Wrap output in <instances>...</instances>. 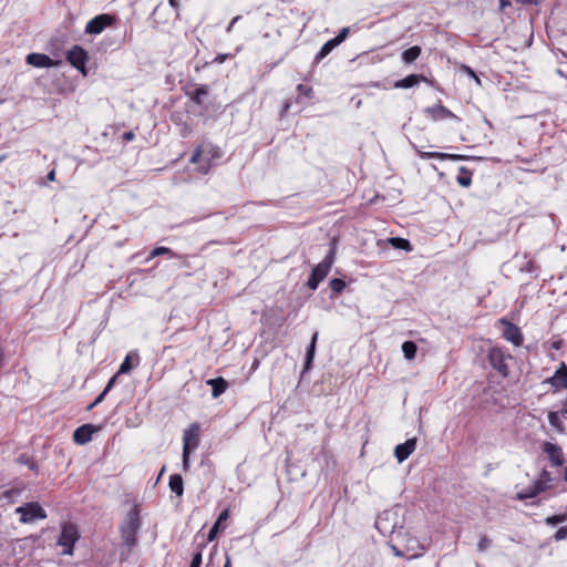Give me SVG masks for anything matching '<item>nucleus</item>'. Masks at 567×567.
Listing matches in <instances>:
<instances>
[{"mask_svg":"<svg viewBox=\"0 0 567 567\" xmlns=\"http://www.w3.org/2000/svg\"><path fill=\"white\" fill-rule=\"evenodd\" d=\"M389 243L391 244L392 247H394L396 249H402V250H406V251L412 250L411 243L408 239H404L401 237H392L389 239Z\"/></svg>","mask_w":567,"mask_h":567,"instance_id":"nucleus-31","label":"nucleus"},{"mask_svg":"<svg viewBox=\"0 0 567 567\" xmlns=\"http://www.w3.org/2000/svg\"><path fill=\"white\" fill-rule=\"evenodd\" d=\"M560 413L563 416L567 415V398L561 401V410Z\"/></svg>","mask_w":567,"mask_h":567,"instance_id":"nucleus-49","label":"nucleus"},{"mask_svg":"<svg viewBox=\"0 0 567 567\" xmlns=\"http://www.w3.org/2000/svg\"><path fill=\"white\" fill-rule=\"evenodd\" d=\"M133 360L135 361V365L140 363V355L137 351L128 352L120 365L117 374H127L133 369Z\"/></svg>","mask_w":567,"mask_h":567,"instance_id":"nucleus-21","label":"nucleus"},{"mask_svg":"<svg viewBox=\"0 0 567 567\" xmlns=\"http://www.w3.org/2000/svg\"><path fill=\"white\" fill-rule=\"evenodd\" d=\"M105 395H106V394H105V392H103V391H102V392L96 396V399L94 400V402H93V403H91V404L87 406V409H89V410H91V409H93L94 406H96L97 404H100V403L104 400Z\"/></svg>","mask_w":567,"mask_h":567,"instance_id":"nucleus-45","label":"nucleus"},{"mask_svg":"<svg viewBox=\"0 0 567 567\" xmlns=\"http://www.w3.org/2000/svg\"><path fill=\"white\" fill-rule=\"evenodd\" d=\"M538 480H540L545 484H549L551 481L549 472H547L546 470H543Z\"/></svg>","mask_w":567,"mask_h":567,"instance_id":"nucleus-46","label":"nucleus"},{"mask_svg":"<svg viewBox=\"0 0 567 567\" xmlns=\"http://www.w3.org/2000/svg\"><path fill=\"white\" fill-rule=\"evenodd\" d=\"M228 516H229L228 509H224L219 514L217 520L214 523V525L212 526L210 530L208 532L207 542H213L217 537V535H218V533H219V530L221 528V523L224 520H226L228 518Z\"/></svg>","mask_w":567,"mask_h":567,"instance_id":"nucleus-23","label":"nucleus"},{"mask_svg":"<svg viewBox=\"0 0 567 567\" xmlns=\"http://www.w3.org/2000/svg\"><path fill=\"white\" fill-rule=\"evenodd\" d=\"M209 94V86L206 84L196 85L193 91H187L186 95L197 105L202 106Z\"/></svg>","mask_w":567,"mask_h":567,"instance_id":"nucleus-17","label":"nucleus"},{"mask_svg":"<svg viewBox=\"0 0 567 567\" xmlns=\"http://www.w3.org/2000/svg\"><path fill=\"white\" fill-rule=\"evenodd\" d=\"M134 137H135V134H134L132 131H130V132H125V133L123 134V140H124V141H126V142H131V141H133V140H134Z\"/></svg>","mask_w":567,"mask_h":567,"instance_id":"nucleus-48","label":"nucleus"},{"mask_svg":"<svg viewBox=\"0 0 567 567\" xmlns=\"http://www.w3.org/2000/svg\"><path fill=\"white\" fill-rule=\"evenodd\" d=\"M394 551H395V555H396V556H402V555H403V554H402L400 550H398L396 548H394Z\"/></svg>","mask_w":567,"mask_h":567,"instance_id":"nucleus-57","label":"nucleus"},{"mask_svg":"<svg viewBox=\"0 0 567 567\" xmlns=\"http://www.w3.org/2000/svg\"><path fill=\"white\" fill-rule=\"evenodd\" d=\"M329 286L333 292L340 293L346 288V281L340 278H333L330 280Z\"/></svg>","mask_w":567,"mask_h":567,"instance_id":"nucleus-34","label":"nucleus"},{"mask_svg":"<svg viewBox=\"0 0 567 567\" xmlns=\"http://www.w3.org/2000/svg\"><path fill=\"white\" fill-rule=\"evenodd\" d=\"M473 172L465 166L458 168L456 182L462 187H470L472 184Z\"/></svg>","mask_w":567,"mask_h":567,"instance_id":"nucleus-25","label":"nucleus"},{"mask_svg":"<svg viewBox=\"0 0 567 567\" xmlns=\"http://www.w3.org/2000/svg\"><path fill=\"white\" fill-rule=\"evenodd\" d=\"M190 453L188 450L183 449V470L187 471L190 466Z\"/></svg>","mask_w":567,"mask_h":567,"instance_id":"nucleus-39","label":"nucleus"},{"mask_svg":"<svg viewBox=\"0 0 567 567\" xmlns=\"http://www.w3.org/2000/svg\"><path fill=\"white\" fill-rule=\"evenodd\" d=\"M349 28H342L339 33L333 38L331 39L337 45L341 44L348 37L349 34Z\"/></svg>","mask_w":567,"mask_h":567,"instance_id":"nucleus-37","label":"nucleus"},{"mask_svg":"<svg viewBox=\"0 0 567 567\" xmlns=\"http://www.w3.org/2000/svg\"><path fill=\"white\" fill-rule=\"evenodd\" d=\"M47 179L50 182H53L55 179V171L54 169H52L51 172L48 173Z\"/></svg>","mask_w":567,"mask_h":567,"instance_id":"nucleus-52","label":"nucleus"},{"mask_svg":"<svg viewBox=\"0 0 567 567\" xmlns=\"http://www.w3.org/2000/svg\"><path fill=\"white\" fill-rule=\"evenodd\" d=\"M491 544V540L486 536H482L478 544L477 549L478 551H485Z\"/></svg>","mask_w":567,"mask_h":567,"instance_id":"nucleus-41","label":"nucleus"},{"mask_svg":"<svg viewBox=\"0 0 567 567\" xmlns=\"http://www.w3.org/2000/svg\"><path fill=\"white\" fill-rule=\"evenodd\" d=\"M182 266H183V267H188V265H187L186 260H184V261H183V265H182Z\"/></svg>","mask_w":567,"mask_h":567,"instance_id":"nucleus-63","label":"nucleus"},{"mask_svg":"<svg viewBox=\"0 0 567 567\" xmlns=\"http://www.w3.org/2000/svg\"><path fill=\"white\" fill-rule=\"evenodd\" d=\"M240 19V16H236L235 18H233V20L230 21V23L228 24L227 27V32H230L233 27H235V23Z\"/></svg>","mask_w":567,"mask_h":567,"instance_id":"nucleus-51","label":"nucleus"},{"mask_svg":"<svg viewBox=\"0 0 567 567\" xmlns=\"http://www.w3.org/2000/svg\"><path fill=\"white\" fill-rule=\"evenodd\" d=\"M117 375H118V374L116 373L115 375H113V377L109 380V382H107V384H106L105 389L103 390V392H105V394H107V393L112 390V388L114 386V384H115V382H116V379H117Z\"/></svg>","mask_w":567,"mask_h":567,"instance_id":"nucleus-44","label":"nucleus"},{"mask_svg":"<svg viewBox=\"0 0 567 567\" xmlns=\"http://www.w3.org/2000/svg\"><path fill=\"white\" fill-rule=\"evenodd\" d=\"M79 538L78 529L74 525L69 524L62 527L58 545L63 547L64 555H72L75 542Z\"/></svg>","mask_w":567,"mask_h":567,"instance_id":"nucleus-7","label":"nucleus"},{"mask_svg":"<svg viewBox=\"0 0 567 567\" xmlns=\"http://www.w3.org/2000/svg\"><path fill=\"white\" fill-rule=\"evenodd\" d=\"M417 155L423 158V159H431V158H436V159H451V161H461V159H465L466 156L464 155H457V154H449V153H441V152H423L421 150H419L416 146H414Z\"/></svg>","mask_w":567,"mask_h":567,"instance_id":"nucleus-16","label":"nucleus"},{"mask_svg":"<svg viewBox=\"0 0 567 567\" xmlns=\"http://www.w3.org/2000/svg\"><path fill=\"white\" fill-rule=\"evenodd\" d=\"M336 47H338L331 39L327 41L315 56V63L318 64L323 60Z\"/></svg>","mask_w":567,"mask_h":567,"instance_id":"nucleus-29","label":"nucleus"},{"mask_svg":"<svg viewBox=\"0 0 567 567\" xmlns=\"http://www.w3.org/2000/svg\"><path fill=\"white\" fill-rule=\"evenodd\" d=\"M564 480L567 482V467L564 471Z\"/></svg>","mask_w":567,"mask_h":567,"instance_id":"nucleus-58","label":"nucleus"},{"mask_svg":"<svg viewBox=\"0 0 567 567\" xmlns=\"http://www.w3.org/2000/svg\"><path fill=\"white\" fill-rule=\"evenodd\" d=\"M142 522L140 518V512L137 506L131 508L121 526V535L124 540V545L131 550L137 544V533L141 528Z\"/></svg>","mask_w":567,"mask_h":567,"instance_id":"nucleus-1","label":"nucleus"},{"mask_svg":"<svg viewBox=\"0 0 567 567\" xmlns=\"http://www.w3.org/2000/svg\"><path fill=\"white\" fill-rule=\"evenodd\" d=\"M533 486L535 487L536 491H538V494H540L542 492L548 489L550 487V484H545L540 480H537L533 483Z\"/></svg>","mask_w":567,"mask_h":567,"instance_id":"nucleus-43","label":"nucleus"},{"mask_svg":"<svg viewBox=\"0 0 567 567\" xmlns=\"http://www.w3.org/2000/svg\"><path fill=\"white\" fill-rule=\"evenodd\" d=\"M424 112L433 121H444L447 118H452L457 122H461V118L458 116H456L452 111H450L441 103L426 107Z\"/></svg>","mask_w":567,"mask_h":567,"instance_id":"nucleus-10","label":"nucleus"},{"mask_svg":"<svg viewBox=\"0 0 567 567\" xmlns=\"http://www.w3.org/2000/svg\"><path fill=\"white\" fill-rule=\"evenodd\" d=\"M318 334H319L318 331L313 332L310 344L307 348L302 373L307 372L312 367V362H313V358H315V353H316Z\"/></svg>","mask_w":567,"mask_h":567,"instance_id":"nucleus-20","label":"nucleus"},{"mask_svg":"<svg viewBox=\"0 0 567 567\" xmlns=\"http://www.w3.org/2000/svg\"><path fill=\"white\" fill-rule=\"evenodd\" d=\"M560 389L567 390V381L560 385Z\"/></svg>","mask_w":567,"mask_h":567,"instance_id":"nucleus-59","label":"nucleus"},{"mask_svg":"<svg viewBox=\"0 0 567 567\" xmlns=\"http://www.w3.org/2000/svg\"><path fill=\"white\" fill-rule=\"evenodd\" d=\"M461 71L468 75L470 78H472L478 85H481V80L480 78L476 75V73L468 66V65H465V64H462L461 65Z\"/></svg>","mask_w":567,"mask_h":567,"instance_id":"nucleus-38","label":"nucleus"},{"mask_svg":"<svg viewBox=\"0 0 567 567\" xmlns=\"http://www.w3.org/2000/svg\"><path fill=\"white\" fill-rule=\"evenodd\" d=\"M6 158V155L0 156V163Z\"/></svg>","mask_w":567,"mask_h":567,"instance_id":"nucleus-62","label":"nucleus"},{"mask_svg":"<svg viewBox=\"0 0 567 567\" xmlns=\"http://www.w3.org/2000/svg\"><path fill=\"white\" fill-rule=\"evenodd\" d=\"M523 3H534L537 4L539 0H520Z\"/></svg>","mask_w":567,"mask_h":567,"instance_id":"nucleus-56","label":"nucleus"},{"mask_svg":"<svg viewBox=\"0 0 567 567\" xmlns=\"http://www.w3.org/2000/svg\"><path fill=\"white\" fill-rule=\"evenodd\" d=\"M567 381V364L561 361L554 375L547 378L544 383L550 384L555 390H559L560 385Z\"/></svg>","mask_w":567,"mask_h":567,"instance_id":"nucleus-15","label":"nucleus"},{"mask_svg":"<svg viewBox=\"0 0 567 567\" xmlns=\"http://www.w3.org/2000/svg\"><path fill=\"white\" fill-rule=\"evenodd\" d=\"M225 59H226V55L219 54L216 56L215 61L218 63H223L225 61Z\"/></svg>","mask_w":567,"mask_h":567,"instance_id":"nucleus-55","label":"nucleus"},{"mask_svg":"<svg viewBox=\"0 0 567 567\" xmlns=\"http://www.w3.org/2000/svg\"><path fill=\"white\" fill-rule=\"evenodd\" d=\"M114 21H115L114 16H111L107 13H102V14H99V16L94 17L93 19H91L86 23L84 31L86 34L96 35V34L102 33L105 30V28L112 25Z\"/></svg>","mask_w":567,"mask_h":567,"instance_id":"nucleus-8","label":"nucleus"},{"mask_svg":"<svg viewBox=\"0 0 567 567\" xmlns=\"http://www.w3.org/2000/svg\"><path fill=\"white\" fill-rule=\"evenodd\" d=\"M209 167H210V166H209V164L207 163L206 165H204V166H200V167H199V172H200L202 174H207V173H208V171H209Z\"/></svg>","mask_w":567,"mask_h":567,"instance_id":"nucleus-53","label":"nucleus"},{"mask_svg":"<svg viewBox=\"0 0 567 567\" xmlns=\"http://www.w3.org/2000/svg\"><path fill=\"white\" fill-rule=\"evenodd\" d=\"M97 431L93 424H83L73 432V441L76 444L84 445L92 440V435Z\"/></svg>","mask_w":567,"mask_h":567,"instance_id":"nucleus-13","label":"nucleus"},{"mask_svg":"<svg viewBox=\"0 0 567 567\" xmlns=\"http://www.w3.org/2000/svg\"><path fill=\"white\" fill-rule=\"evenodd\" d=\"M336 259V245L331 244L328 254L321 262H319L311 271L307 287L310 290H316L319 284L327 277Z\"/></svg>","mask_w":567,"mask_h":567,"instance_id":"nucleus-2","label":"nucleus"},{"mask_svg":"<svg viewBox=\"0 0 567 567\" xmlns=\"http://www.w3.org/2000/svg\"><path fill=\"white\" fill-rule=\"evenodd\" d=\"M487 359L494 370L503 378L509 375L508 361L514 360V357L502 347H493L488 350Z\"/></svg>","mask_w":567,"mask_h":567,"instance_id":"nucleus-3","label":"nucleus"},{"mask_svg":"<svg viewBox=\"0 0 567 567\" xmlns=\"http://www.w3.org/2000/svg\"><path fill=\"white\" fill-rule=\"evenodd\" d=\"M202 158V151L200 148H197L194 154L190 157L192 163H199Z\"/></svg>","mask_w":567,"mask_h":567,"instance_id":"nucleus-47","label":"nucleus"},{"mask_svg":"<svg viewBox=\"0 0 567 567\" xmlns=\"http://www.w3.org/2000/svg\"><path fill=\"white\" fill-rule=\"evenodd\" d=\"M297 91L299 92V94H302L305 95L306 97H311L312 96V89L309 87V86H306L303 84H299L297 86Z\"/></svg>","mask_w":567,"mask_h":567,"instance_id":"nucleus-42","label":"nucleus"},{"mask_svg":"<svg viewBox=\"0 0 567 567\" xmlns=\"http://www.w3.org/2000/svg\"><path fill=\"white\" fill-rule=\"evenodd\" d=\"M16 513L20 514V520L24 524L33 523L37 519H44L47 517L45 511L37 502L27 503L19 506Z\"/></svg>","mask_w":567,"mask_h":567,"instance_id":"nucleus-5","label":"nucleus"},{"mask_svg":"<svg viewBox=\"0 0 567 567\" xmlns=\"http://www.w3.org/2000/svg\"><path fill=\"white\" fill-rule=\"evenodd\" d=\"M560 412L550 411L548 412L547 419L550 426H553L558 433H565L566 427L560 419Z\"/></svg>","mask_w":567,"mask_h":567,"instance_id":"nucleus-26","label":"nucleus"},{"mask_svg":"<svg viewBox=\"0 0 567 567\" xmlns=\"http://www.w3.org/2000/svg\"><path fill=\"white\" fill-rule=\"evenodd\" d=\"M417 347L414 341H404L402 344V352L406 360H413L415 358Z\"/></svg>","mask_w":567,"mask_h":567,"instance_id":"nucleus-30","label":"nucleus"},{"mask_svg":"<svg viewBox=\"0 0 567 567\" xmlns=\"http://www.w3.org/2000/svg\"><path fill=\"white\" fill-rule=\"evenodd\" d=\"M421 554H422V553H414L412 556H413V557H417V556H420Z\"/></svg>","mask_w":567,"mask_h":567,"instance_id":"nucleus-61","label":"nucleus"},{"mask_svg":"<svg viewBox=\"0 0 567 567\" xmlns=\"http://www.w3.org/2000/svg\"><path fill=\"white\" fill-rule=\"evenodd\" d=\"M416 439H409L404 443L398 444L394 449V456L399 463L404 462L415 450Z\"/></svg>","mask_w":567,"mask_h":567,"instance_id":"nucleus-14","label":"nucleus"},{"mask_svg":"<svg viewBox=\"0 0 567 567\" xmlns=\"http://www.w3.org/2000/svg\"><path fill=\"white\" fill-rule=\"evenodd\" d=\"M496 328L501 329L502 337L513 343L515 347H520L524 342V336L518 326L508 321L506 318H499L496 323Z\"/></svg>","mask_w":567,"mask_h":567,"instance_id":"nucleus-4","label":"nucleus"},{"mask_svg":"<svg viewBox=\"0 0 567 567\" xmlns=\"http://www.w3.org/2000/svg\"><path fill=\"white\" fill-rule=\"evenodd\" d=\"M66 61L83 75H86L85 65L89 61V54L81 45L75 44L68 51Z\"/></svg>","mask_w":567,"mask_h":567,"instance_id":"nucleus-6","label":"nucleus"},{"mask_svg":"<svg viewBox=\"0 0 567 567\" xmlns=\"http://www.w3.org/2000/svg\"><path fill=\"white\" fill-rule=\"evenodd\" d=\"M506 4H507V1H505V0H501V6H502V7H504V6H506Z\"/></svg>","mask_w":567,"mask_h":567,"instance_id":"nucleus-60","label":"nucleus"},{"mask_svg":"<svg viewBox=\"0 0 567 567\" xmlns=\"http://www.w3.org/2000/svg\"><path fill=\"white\" fill-rule=\"evenodd\" d=\"M567 537V526L560 527L554 535L556 542H560Z\"/></svg>","mask_w":567,"mask_h":567,"instance_id":"nucleus-40","label":"nucleus"},{"mask_svg":"<svg viewBox=\"0 0 567 567\" xmlns=\"http://www.w3.org/2000/svg\"><path fill=\"white\" fill-rule=\"evenodd\" d=\"M420 54H421V48L417 45H413L403 51L402 60L404 61V63L410 64V63L414 62L420 56Z\"/></svg>","mask_w":567,"mask_h":567,"instance_id":"nucleus-28","label":"nucleus"},{"mask_svg":"<svg viewBox=\"0 0 567 567\" xmlns=\"http://www.w3.org/2000/svg\"><path fill=\"white\" fill-rule=\"evenodd\" d=\"M206 383L212 386V395L214 399L220 396L228 388V382L221 377L209 379Z\"/></svg>","mask_w":567,"mask_h":567,"instance_id":"nucleus-19","label":"nucleus"},{"mask_svg":"<svg viewBox=\"0 0 567 567\" xmlns=\"http://www.w3.org/2000/svg\"><path fill=\"white\" fill-rule=\"evenodd\" d=\"M390 515L391 513L390 512H383L382 514H380L378 517H377V520H375V527L379 529V532L383 535H386V534H392L393 533V529H394V526L395 524L393 525H390L389 524V520H390Z\"/></svg>","mask_w":567,"mask_h":567,"instance_id":"nucleus-18","label":"nucleus"},{"mask_svg":"<svg viewBox=\"0 0 567 567\" xmlns=\"http://www.w3.org/2000/svg\"><path fill=\"white\" fill-rule=\"evenodd\" d=\"M554 348H555V349H558V348H559V344H558V343H554Z\"/></svg>","mask_w":567,"mask_h":567,"instance_id":"nucleus-64","label":"nucleus"},{"mask_svg":"<svg viewBox=\"0 0 567 567\" xmlns=\"http://www.w3.org/2000/svg\"><path fill=\"white\" fill-rule=\"evenodd\" d=\"M17 462L19 464H22V465H27L30 470L37 472L38 471V465L37 463L34 462V460L28 455V454H20L18 457H17Z\"/></svg>","mask_w":567,"mask_h":567,"instance_id":"nucleus-32","label":"nucleus"},{"mask_svg":"<svg viewBox=\"0 0 567 567\" xmlns=\"http://www.w3.org/2000/svg\"><path fill=\"white\" fill-rule=\"evenodd\" d=\"M168 3L171 7H173L176 10V16L178 17V8H179L178 0H168Z\"/></svg>","mask_w":567,"mask_h":567,"instance_id":"nucleus-50","label":"nucleus"},{"mask_svg":"<svg viewBox=\"0 0 567 567\" xmlns=\"http://www.w3.org/2000/svg\"><path fill=\"white\" fill-rule=\"evenodd\" d=\"M223 567H231V560H230V557L228 555H226V560H225V564Z\"/></svg>","mask_w":567,"mask_h":567,"instance_id":"nucleus-54","label":"nucleus"},{"mask_svg":"<svg viewBox=\"0 0 567 567\" xmlns=\"http://www.w3.org/2000/svg\"><path fill=\"white\" fill-rule=\"evenodd\" d=\"M169 488L177 496H182L184 493V482L179 474H173L169 477Z\"/></svg>","mask_w":567,"mask_h":567,"instance_id":"nucleus-27","label":"nucleus"},{"mask_svg":"<svg viewBox=\"0 0 567 567\" xmlns=\"http://www.w3.org/2000/svg\"><path fill=\"white\" fill-rule=\"evenodd\" d=\"M200 426L192 423L183 433V449L194 452L199 445Z\"/></svg>","mask_w":567,"mask_h":567,"instance_id":"nucleus-9","label":"nucleus"},{"mask_svg":"<svg viewBox=\"0 0 567 567\" xmlns=\"http://www.w3.org/2000/svg\"><path fill=\"white\" fill-rule=\"evenodd\" d=\"M164 255H166L168 258H183L181 255H178L177 252L173 251L171 248L164 247V246H159V247H155L150 252L148 257L146 258V261H150L151 259H153L155 257L164 256Z\"/></svg>","mask_w":567,"mask_h":567,"instance_id":"nucleus-24","label":"nucleus"},{"mask_svg":"<svg viewBox=\"0 0 567 567\" xmlns=\"http://www.w3.org/2000/svg\"><path fill=\"white\" fill-rule=\"evenodd\" d=\"M537 495H539L538 491H536L535 487L532 484L528 487H526L525 489H523L522 492L517 493V498L520 499V501H525V499H528V498H534Z\"/></svg>","mask_w":567,"mask_h":567,"instance_id":"nucleus-33","label":"nucleus"},{"mask_svg":"<svg viewBox=\"0 0 567 567\" xmlns=\"http://www.w3.org/2000/svg\"><path fill=\"white\" fill-rule=\"evenodd\" d=\"M25 61L29 65H32L34 68H53L59 66L61 64V61L53 60L49 55L43 53H30L27 55Z\"/></svg>","mask_w":567,"mask_h":567,"instance_id":"nucleus-11","label":"nucleus"},{"mask_svg":"<svg viewBox=\"0 0 567 567\" xmlns=\"http://www.w3.org/2000/svg\"><path fill=\"white\" fill-rule=\"evenodd\" d=\"M425 78L419 74H410L402 80L395 82L394 86L399 89H410L417 85L421 81H424Z\"/></svg>","mask_w":567,"mask_h":567,"instance_id":"nucleus-22","label":"nucleus"},{"mask_svg":"<svg viewBox=\"0 0 567 567\" xmlns=\"http://www.w3.org/2000/svg\"><path fill=\"white\" fill-rule=\"evenodd\" d=\"M543 451L547 454L553 466H561L564 464V453L559 445L545 442L543 444Z\"/></svg>","mask_w":567,"mask_h":567,"instance_id":"nucleus-12","label":"nucleus"},{"mask_svg":"<svg viewBox=\"0 0 567 567\" xmlns=\"http://www.w3.org/2000/svg\"><path fill=\"white\" fill-rule=\"evenodd\" d=\"M205 546L204 543L198 545V551L194 554L189 567H200L202 565V549Z\"/></svg>","mask_w":567,"mask_h":567,"instance_id":"nucleus-36","label":"nucleus"},{"mask_svg":"<svg viewBox=\"0 0 567 567\" xmlns=\"http://www.w3.org/2000/svg\"><path fill=\"white\" fill-rule=\"evenodd\" d=\"M567 520V514L553 515L546 518V524L555 526Z\"/></svg>","mask_w":567,"mask_h":567,"instance_id":"nucleus-35","label":"nucleus"}]
</instances>
